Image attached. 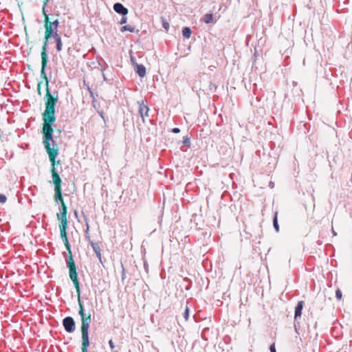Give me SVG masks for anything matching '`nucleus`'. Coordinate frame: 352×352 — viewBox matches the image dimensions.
Wrapping results in <instances>:
<instances>
[{"instance_id":"2","label":"nucleus","mask_w":352,"mask_h":352,"mask_svg":"<svg viewBox=\"0 0 352 352\" xmlns=\"http://www.w3.org/2000/svg\"><path fill=\"white\" fill-rule=\"evenodd\" d=\"M69 271V277L71 280L73 281L74 285L76 287L77 296H78V302L79 305V315L81 318V333H82V338H89V329L90 322L91 320V315L90 313L86 314L84 311L83 305L80 300V291L79 286V281L77 277L76 272V264L74 265L72 269L70 265L67 266Z\"/></svg>"},{"instance_id":"15","label":"nucleus","mask_w":352,"mask_h":352,"mask_svg":"<svg viewBox=\"0 0 352 352\" xmlns=\"http://www.w3.org/2000/svg\"><path fill=\"white\" fill-rule=\"evenodd\" d=\"M191 30L188 27H186L182 30V34L186 38H189L191 36Z\"/></svg>"},{"instance_id":"11","label":"nucleus","mask_w":352,"mask_h":352,"mask_svg":"<svg viewBox=\"0 0 352 352\" xmlns=\"http://www.w3.org/2000/svg\"><path fill=\"white\" fill-rule=\"evenodd\" d=\"M54 38L56 40V50L58 52H60L62 50V46H63L61 38L56 32H55V34H54Z\"/></svg>"},{"instance_id":"19","label":"nucleus","mask_w":352,"mask_h":352,"mask_svg":"<svg viewBox=\"0 0 352 352\" xmlns=\"http://www.w3.org/2000/svg\"><path fill=\"white\" fill-rule=\"evenodd\" d=\"M183 316H184V318L185 320H187L188 319L189 309H188V307L187 306L186 307V309L184 310Z\"/></svg>"},{"instance_id":"32","label":"nucleus","mask_w":352,"mask_h":352,"mask_svg":"<svg viewBox=\"0 0 352 352\" xmlns=\"http://www.w3.org/2000/svg\"><path fill=\"white\" fill-rule=\"evenodd\" d=\"M114 352H118V351H114Z\"/></svg>"},{"instance_id":"7","label":"nucleus","mask_w":352,"mask_h":352,"mask_svg":"<svg viewBox=\"0 0 352 352\" xmlns=\"http://www.w3.org/2000/svg\"><path fill=\"white\" fill-rule=\"evenodd\" d=\"M148 111H149V108L146 104H144L143 103L140 104L139 113H140L144 122V118L148 116Z\"/></svg>"},{"instance_id":"25","label":"nucleus","mask_w":352,"mask_h":352,"mask_svg":"<svg viewBox=\"0 0 352 352\" xmlns=\"http://www.w3.org/2000/svg\"><path fill=\"white\" fill-rule=\"evenodd\" d=\"M270 352H276L275 348V344H272L270 347Z\"/></svg>"},{"instance_id":"27","label":"nucleus","mask_w":352,"mask_h":352,"mask_svg":"<svg viewBox=\"0 0 352 352\" xmlns=\"http://www.w3.org/2000/svg\"><path fill=\"white\" fill-rule=\"evenodd\" d=\"M172 131L174 133H177L180 131L179 129V128H174L173 129Z\"/></svg>"},{"instance_id":"16","label":"nucleus","mask_w":352,"mask_h":352,"mask_svg":"<svg viewBox=\"0 0 352 352\" xmlns=\"http://www.w3.org/2000/svg\"><path fill=\"white\" fill-rule=\"evenodd\" d=\"M120 31L122 32H124L126 31H129L130 32H135V28L131 25H124L121 28Z\"/></svg>"},{"instance_id":"6","label":"nucleus","mask_w":352,"mask_h":352,"mask_svg":"<svg viewBox=\"0 0 352 352\" xmlns=\"http://www.w3.org/2000/svg\"><path fill=\"white\" fill-rule=\"evenodd\" d=\"M63 326L65 329L68 333H72L75 330V322L72 317H66L63 320Z\"/></svg>"},{"instance_id":"10","label":"nucleus","mask_w":352,"mask_h":352,"mask_svg":"<svg viewBox=\"0 0 352 352\" xmlns=\"http://www.w3.org/2000/svg\"><path fill=\"white\" fill-rule=\"evenodd\" d=\"M303 306H304V302L303 301H299L298 302V305H297V306L296 307V309H295V316H294L295 320H296L298 317H300L301 316L302 310Z\"/></svg>"},{"instance_id":"5","label":"nucleus","mask_w":352,"mask_h":352,"mask_svg":"<svg viewBox=\"0 0 352 352\" xmlns=\"http://www.w3.org/2000/svg\"><path fill=\"white\" fill-rule=\"evenodd\" d=\"M45 6L43 3L42 12L45 17L44 20V27H45V37H44V42L42 46V50H41V67H42V74H44V69H45V67L47 66V46L48 43V39L51 38L53 35L54 30H55L53 27H52V25L50 24L49 21V16L45 12Z\"/></svg>"},{"instance_id":"22","label":"nucleus","mask_w":352,"mask_h":352,"mask_svg":"<svg viewBox=\"0 0 352 352\" xmlns=\"http://www.w3.org/2000/svg\"><path fill=\"white\" fill-rule=\"evenodd\" d=\"M41 84H42V82H39L38 83V86H37L38 94L40 96H41Z\"/></svg>"},{"instance_id":"9","label":"nucleus","mask_w":352,"mask_h":352,"mask_svg":"<svg viewBox=\"0 0 352 352\" xmlns=\"http://www.w3.org/2000/svg\"><path fill=\"white\" fill-rule=\"evenodd\" d=\"M90 243H91V245L94 251L96 254L97 257L99 258L100 261H101V258H102L101 249H100L99 243H94L93 241H91Z\"/></svg>"},{"instance_id":"12","label":"nucleus","mask_w":352,"mask_h":352,"mask_svg":"<svg viewBox=\"0 0 352 352\" xmlns=\"http://www.w3.org/2000/svg\"><path fill=\"white\" fill-rule=\"evenodd\" d=\"M137 73L140 77H144L146 75V68L142 65H138L137 66Z\"/></svg>"},{"instance_id":"24","label":"nucleus","mask_w":352,"mask_h":352,"mask_svg":"<svg viewBox=\"0 0 352 352\" xmlns=\"http://www.w3.org/2000/svg\"><path fill=\"white\" fill-rule=\"evenodd\" d=\"M109 346H110V348H111V349H113L115 348V344H114V343H113V340H110L109 341Z\"/></svg>"},{"instance_id":"13","label":"nucleus","mask_w":352,"mask_h":352,"mask_svg":"<svg viewBox=\"0 0 352 352\" xmlns=\"http://www.w3.org/2000/svg\"><path fill=\"white\" fill-rule=\"evenodd\" d=\"M89 345V338H82V351L88 352L87 348Z\"/></svg>"},{"instance_id":"18","label":"nucleus","mask_w":352,"mask_h":352,"mask_svg":"<svg viewBox=\"0 0 352 352\" xmlns=\"http://www.w3.org/2000/svg\"><path fill=\"white\" fill-rule=\"evenodd\" d=\"M58 20L56 19V20H54V21H50V24L52 25V27H53L55 30L57 29L58 26Z\"/></svg>"},{"instance_id":"28","label":"nucleus","mask_w":352,"mask_h":352,"mask_svg":"<svg viewBox=\"0 0 352 352\" xmlns=\"http://www.w3.org/2000/svg\"><path fill=\"white\" fill-rule=\"evenodd\" d=\"M2 135H3V132L1 131H0V140H1Z\"/></svg>"},{"instance_id":"26","label":"nucleus","mask_w":352,"mask_h":352,"mask_svg":"<svg viewBox=\"0 0 352 352\" xmlns=\"http://www.w3.org/2000/svg\"><path fill=\"white\" fill-rule=\"evenodd\" d=\"M163 27L166 30H168V28H169V24L168 22L166 21H164L163 22Z\"/></svg>"},{"instance_id":"31","label":"nucleus","mask_w":352,"mask_h":352,"mask_svg":"<svg viewBox=\"0 0 352 352\" xmlns=\"http://www.w3.org/2000/svg\"><path fill=\"white\" fill-rule=\"evenodd\" d=\"M88 89H89V92H90L91 95L92 96V95H93V92L91 91V89H90V88H88Z\"/></svg>"},{"instance_id":"23","label":"nucleus","mask_w":352,"mask_h":352,"mask_svg":"<svg viewBox=\"0 0 352 352\" xmlns=\"http://www.w3.org/2000/svg\"><path fill=\"white\" fill-rule=\"evenodd\" d=\"M126 21H127V18H126L125 16H124L121 19V20H120V24H124V23H126Z\"/></svg>"},{"instance_id":"20","label":"nucleus","mask_w":352,"mask_h":352,"mask_svg":"<svg viewBox=\"0 0 352 352\" xmlns=\"http://www.w3.org/2000/svg\"><path fill=\"white\" fill-rule=\"evenodd\" d=\"M336 296L338 298V300H340L342 299V292L340 289H338L336 292Z\"/></svg>"},{"instance_id":"17","label":"nucleus","mask_w":352,"mask_h":352,"mask_svg":"<svg viewBox=\"0 0 352 352\" xmlns=\"http://www.w3.org/2000/svg\"><path fill=\"white\" fill-rule=\"evenodd\" d=\"M274 227L276 232L279 231V226L278 224V219H277V212L275 213L274 220H273Z\"/></svg>"},{"instance_id":"1","label":"nucleus","mask_w":352,"mask_h":352,"mask_svg":"<svg viewBox=\"0 0 352 352\" xmlns=\"http://www.w3.org/2000/svg\"><path fill=\"white\" fill-rule=\"evenodd\" d=\"M41 75L45 80V86L46 89V98L47 100L45 102V110L43 113V129L42 133L43 134V144L46 151L50 150H58L57 144H53L52 147L50 142L53 144L54 141L52 138L53 129L52 127V124L55 122V104L57 102L58 98L53 97L49 90V80L47 77L45 69H44V74H42V69H41Z\"/></svg>"},{"instance_id":"3","label":"nucleus","mask_w":352,"mask_h":352,"mask_svg":"<svg viewBox=\"0 0 352 352\" xmlns=\"http://www.w3.org/2000/svg\"><path fill=\"white\" fill-rule=\"evenodd\" d=\"M60 212L57 213L56 217L57 219L60 221V223L59 225V228L60 231V236L63 241V243L65 245L67 250L68 251V258L67 261V266L70 265L73 267L75 265L72 257V253L70 248V245L67 236V208L65 202H63L60 204ZM73 267H72V269Z\"/></svg>"},{"instance_id":"30","label":"nucleus","mask_w":352,"mask_h":352,"mask_svg":"<svg viewBox=\"0 0 352 352\" xmlns=\"http://www.w3.org/2000/svg\"><path fill=\"white\" fill-rule=\"evenodd\" d=\"M48 1H49V0H45V1H44V4H45V5H47V2H48Z\"/></svg>"},{"instance_id":"8","label":"nucleus","mask_w":352,"mask_h":352,"mask_svg":"<svg viewBox=\"0 0 352 352\" xmlns=\"http://www.w3.org/2000/svg\"><path fill=\"white\" fill-rule=\"evenodd\" d=\"M113 9L117 13L121 14L124 16L128 14L127 8H124L120 3H115L113 6Z\"/></svg>"},{"instance_id":"21","label":"nucleus","mask_w":352,"mask_h":352,"mask_svg":"<svg viewBox=\"0 0 352 352\" xmlns=\"http://www.w3.org/2000/svg\"><path fill=\"white\" fill-rule=\"evenodd\" d=\"M7 200V197L4 195H2V194H0V203H5Z\"/></svg>"},{"instance_id":"14","label":"nucleus","mask_w":352,"mask_h":352,"mask_svg":"<svg viewBox=\"0 0 352 352\" xmlns=\"http://www.w3.org/2000/svg\"><path fill=\"white\" fill-rule=\"evenodd\" d=\"M203 20L206 23H212L214 21L213 14L212 13L205 14Z\"/></svg>"},{"instance_id":"29","label":"nucleus","mask_w":352,"mask_h":352,"mask_svg":"<svg viewBox=\"0 0 352 352\" xmlns=\"http://www.w3.org/2000/svg\"><path fill=\"white\" fill-rule=\"evenodd\" d=\"M99 113H100V116H101L102 118H103V112H102V111H100V112H99Z\"/></svg>"},{"instance_id":"4","label":"nucleus","mask_w":352,"mask_h":352,"mask_svg":"<svg viewBox=\"0 0 352 352\" xmlns=\"http://www.w3.org/2000/svg\"><path fill=\"white\" fill-rule=\"evenodd\" d=\"M47 153L52 164L51 173L53 179V183L54 184L55 191L54 199L55 202L60 201L61 204L63 202H65L62 195V180L55 168L56 157L58 155V150H50V151H47Z\"/></svg>"}]
</instances>
